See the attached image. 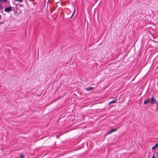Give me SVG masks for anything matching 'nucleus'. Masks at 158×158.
<instances>
[{"mask_svg":"<svg viewBox=\"0 0 158 158\" xmlns=\"http://www.w3.org/2000/svg\"><path fill=\"white\" fill-rule=\"evenodd\" d=\"M150 100L151 104H154L155 103H157L156 100L153 97H151Z\"/></svg>","mask_w":158,"mask_h":158,"instance_id":"obj_1","label":"nucleus"},{"mask_svg":"<svg viewBox=\"0 0 158 158\" xmlns=\"http://www.w3.org/2000/svg\"><path fill=\"white\" fill-rule=\"evenodd\" d=\"M12 10V7L11 6L5 8L4 11L6 12H9Z\"/></svg>","mask_w":158,"mask_h":158,"instance_id":"obj_2","label":"nucleus"},{"mask_svg":"<svg viewBox=\"0 0 158 158\" xmlns=\"http://www.w3.org/2000/svg\"><path fill=\"white\" fill-rule=\"evenodd\" d=\"M118 130V128L112 129L110 131H109L107 133V134L108 135V134H110L112 132L116 131H117Z\"/></svg>","mask_w":158,"mask_h":158,"instance_id":"obj_3","label":"nucleus"},{"mask_svg":"<svg viewBox=\"0 0 158 158\" xmlns=\"http://www.w3.org/2000/svg\"><path fill=\"white\" fill-rule=\"evenodd\" d=\"M150 100V99L148 98L147 100H145L143 102V104H146L148 103Z\"/></svg>","mask_w":158,"mask_h":158,"instance_id":"obj_4","label":"nucleus"},{"mask_svg":"<svg viewBox=\"0 0 158 158\" xmlns=\"http://www.w3.org/2000/svg\"><path fill=\"white\" fill-rule=\"evenodd\" d=\"M116 101H117L116 99L113 100H112L109 102V105H110V104H111V103H115L116 102Z\"/></svg>","mask_w":158,"mask_h":158,"instance_id":"obj_5","label":"nucleus"},{"mask_svg":"<svg viewBox=\"0 0 158 158\" xmlns=\"http://www.w3.org/2000/svg\"><path fill=\"white\" fill-rule=\"evenodd\" d=\"M93 89V87H89L86 88V90L87 91H90Z\"/></svg>","mask_w":158,"mask_h":158,"instance_id":"obj_6","label":"nucleus"},{"mask_svg":"<svg viewBox=\"0 0 158 158\" xmlns=\"http://www.w3.org/2000/svg\"><path fill=\"white\" fill-rule=\"evenodd\" d=\"M8 0H0V2H6Z\"/></svg>","mask_w":158,"mask_h":158,"instance_id":"obj_7","label":"nucleus"},{"mask_svg":"<svg viewBox=\"0 0 158 158\" xmlns=\"http://www.w3.org/2000/svg\"><path fill=\"white\" fill-rule=\"evenodd\" d=\"M24 157V156L23 154H20V158H23Z\"/></svg>","mask_w":158,"mask_h":158,"instance_id":"obj_8","label":"nucleus"},{"mask_svg":"<svg viewBox=\"0 0 158 158\" xmlns=\"http://www.w3.org/2000/svg\"><path fill=\"white\" fill-rule=\"evenodd\" d=\"M75 10H75V9H74V11H73V14H72V16H71V17H72L73 16V15H74V13H75Z\"/></svg>","mask_w":158,"mask_h":158,"instance_id":"obj_9","label":"nucleus"},{"mask_svg":"<svg viewBox=\"0 0 158 158\" xmlns=\"http://www.w3.org/2000/svg\"><path fill=\"white\" fill-rule=\"evenodd\" d=\"M156 153L157 157H158V150L156 152Z\"/></svg>","mask_w":158,"mask_h":158,"instance_id":"obj_10","label":"nucleus"},{"mask_svg":"<svg viewBox=\"0 0 158 158\" xmlns=\"http://www.w3.org/2000/svg\"><path fill=\"white\" fill-rule=\"evenodd\" d=\"M156 148V147L155 146V145H154V146H153V147H152V150H153V149H154Z\"/></svg>","mask_w":158,"mask_h":158,"instance_id":"obj_11","label":"nucleus"},{"mask_svg":"<svg viewBox=\"0 0 158 158\" xmlns=\"http://www.w3.org/2000/svg\"><path fill=\"white\" fill-rule=\"evenodd\" d=\"M155 145V146L156 148L158 147V143H156Z\"/></svg>","mask_w":158,"mask_h":158,"instance_id":"obj_12","label":"nucleus"},{"mask_svg":"<svg viewBox=\"0 0 158 158\" xmlns=\"http://www.w3.org/2000/svg\"><path fill=\"white\" fill-rule=\"evenodd\" d=\"M2 7L1 6V3L0 2V9L2 10Z\"/></svg>","mask_w":158,"mask_h":158,"instance_id":"obj_13","label":"nucleus"},{"mask_svg":"<svg viewBox=\"0 0 158 158\" xmlns=\"http://www.w3.org/2000/svg\"><path fill=\"white\" fill-rule=\"evenodd\" d=\"M4 23V22H0V25Z\"/></svg>","mask_w":158,"mask_h":158,"instance_id":"obj_14","label":"nucleus"},{"mask_svg":"<svg viewBox=\"0 0 158 158\" xmlns=\"http://www.w3.org/2000/svg\"><path fill=\"white\" fill-rule=\"evenodd\" d=\"M152 158H156L154 155H153L152 156Z\"/></svg>","mask_w":158,"mask_h":158,"instance_id":"obj_15","label":"nucleus"},{"mask_svg":"<svg viewBox=\"0 0 158 158\" xmlns=\"http://www.w3.org/2000/svg\"><path fill=\"white\" fill-rule=\"evenodd\" d=\"M1 15H0V19H1Z\"/></svg>","mask_w":158,"mask_h":158,"instance_id":"obj_16","label":"nucleus"}]
</instances>
